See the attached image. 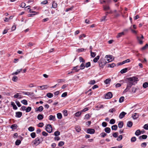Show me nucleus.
Returning a JSON list of instances; mask_svg holds the SVG:
<instances>
[{
	"instance_id": "bf43d9fd",
	"label": "nucleus",
	"mask_w": 148,
	"mask_h": 148,
	"mask_svg": "<svg viewBox=\"0 0 148 148\" xmlns=\"http://www.w3.org/2000/svg\"><path fill=\"white\" fill-rule=\"evenodd\" d=\"M105 58H106L112 59V56L110 55H107L105 56Z\"/></svg>"
},
{
	"instance_id": "f257e3e1",
	"label": "nucleus",
	"mask_w": 148,
	"mask_h": 148,
	"mask_svg": "<svg viewBox=\"0 0 148 148\" xmlns=\"http://www.w3.org/2000/svg\"><path fill=\"white\" fill-rule=\"evenodd\" d=\"M127 87L129 89H130L133 85H135L137 83V82L138 80L137 78L134 77L127 78Z\"/></svg>"
},
{
	"instance_id": "5fc2aeb1",
	"label": "nucleus",
	"mask_w": 148,
	"mask_h": 148,
	"mask_svg": "<svg viewBox=\"0 0 148 148\" xmlns=\"http://www.w3.org/2000/svg\"><path fill=\"white\" fill-rule=\"evenodd\" d=\"M60 133L59 131H56L54 133V135L56 136H57L60 135Z\"/></svg>"
},
{
	"instance_id": "2eb2a0df",
	"label": "nucleus",
	"mask_w": 148,
	"mask_h": 148,
	"mask_svg": "<svg viewBox=\"0 0 148 148\" xmlns=\"http://www.w3.org/2000/svg\"><path fill=\"white\" fill-rule=\"evenodd\" d=\"M147 137V135H143L141 136H140L139 137V139L140 140L142 139H146Z\"/></svg>"
},
{
	"instance_id": "a211bd4d",
	"label": "nucleus",
	"mask_w": 148,
	"mask_h": 148,
	"mask_svg": "<svg viewBox=\"0 0 148 148\" xmlns=\"http://www.w3.org/2000/svg\"><path fill=\"white\" fill-rule=\"evenodd\" d=\"M105 131L107 133H109L111 131V130L110 128L109 127H107L104 129Z\"/></svg>"
},
{
	"instance_id": "a19ab883",
	"label": "nucleus",
	"mask_w": 148,
	"mask_h": 148,
	"mask_svg": "<svg viewBox=\"0 0 148 148\" xmlns=\"http://www.w3.org/2000/svg\"><path fill=\"white\" fill-rule=\"evenodd\" d=\"M22 103H23L25 105H27V101L25 99H24L21 101Z\"/></svg>"
},
{
	"instance_id": "72a5a7b5",
	"label": "nucleus",
	"mask_w": 148,
	"mask_h": 148,
	"mask_svg": "<svg viewBox=\"0 0 148 148\" xmlns=\"http://www.w3.org/2000/svg\"><path fill=\"white\" fill-rule=\"evenodd\" d=\"M17 126L16 124H14L11 125V128L12 129H15L17 128Z\"/></svg>"
},
{
	"instance_id": "423d86ee",
	"label": "nucleus",
	"mask_w": 148,
	"mask_h": 148,
	"mask_svg": "<svg viewBox=\"0 0 148 148\" xmlns=\"http://www.w3.org/2000/svg\"><path fill=\"white\" fill-rule=\"evenodd\" d=\"M94 129H88L87 130V133L88 134H93L95 132Z\"/></svg>"
},
{
	"instance_id": "8fccbe9b",
	"label": "nucleus",
	"mask_w": 148,
	"mask_h": 148,
	"mask_svg": "<svg viewBox=\"0 0 148 148\" xmlns=\"http://www.w3.org/2000/svg\"><path fill=\"white\" fill-rule=\"evenodd\" d=\"M21 143V141L19 140H17L15 142V145H18Z\"/></svg>"
},
{
	"instance_id": "473e14b6",
	"label": "nucleus",
	"mask_w": 148,
	"mask_h": 148,
	"mask_svg": "<svg viewBox=\"0 0 148 148\" xmlns=\"http://www.w3.org/2000/svg\"><path fill=\"white\" fill-rule=\"evenodd\" d=\"M57 117L59 119H61L62 118V114L60 113H58L57 114Z\"/></svg>"
},
{
	"instance_id": "f8f14e48",
	"label": "nucleus",
	"mask_w": 148,
	"mask_h": 148,
	"mask_svg": "<svg viewBox=\"0 0 148 148\" xmlns=\"http://www.w3.org/2000/svg\"><path fill=\"white\" fill-rule=\"evenodd\" d=\"M123 122L122 121H120L118 124V127L120 128H122L123 125Z\"/></svg>"
},
{
	"instance_id": "e2e57ef3",
	"label": "nucleus",
	"mask_w": 148,
	"mask_h": 148,
	"mask_svg": "<svg viewBox=\"0 0 148 148\" xmlns=\"http://www.w3.org/2000/svg\"><path fill=\"white\" fill-rule=\"evenodd\" d=\"M137 88L136 87H133L132 88V92L134 93H135L136 90H137Z\"/></svg>"
},
{
	"instance_id": "20e7f679",
	"label": "nucleus",
	"mask_w": 148,
	"mask_h": 148,
	"mask_svg": "<svg viewBox=\"0 0 148 148\" xmlns=\"http://www.w3.org/2000/svg\"><path fill=\"white\" fill-rule=\"evenodd\" d=\"M141 37L138 36H137V39L139 44H142L143 43V41L142 40L144 39V36L142 35H141Z\"/></svg>"
},
{
	"instance_id": "6ab92c4d",
	"label": "nucleus",
	"mask_w": 148,
	"mask_h": 148,
	"mask_svg": "<svg viewBox=\"0 0 148 148\" xmlns=\"http://www.w3.org/2000/svg\"><path fill=\"white\" fill-rule=\"evenodd\" d=\"M57 4L55 2V1H53V2L52 4V8H56L57 7Z\"/></svg>"
},
{
	"instance_id": "9b49d317",
	"label": "nucleus",
	"mask_w": 148,
	"mask_h": 148,
	"mask_svg": "<svg viewBox=\"0 0 148 148\" xmlns=\"http://www.w3.org/2000/svg\"><path fill=\"white\" fill-rule=\"evenodd\" d=\"M43 109V107L41 106L39 107L38 108H36L35 109V111L36 112H41L42 111Z\"/></svg>"
},
{
	"instance_id": "4d7b16f0",
	"label": "nucleus",
	"mask_w": 148,
	"mask_h": 148,
	"mask_svg": "<svg viewBox=\"0 0 148 148\" xmlns=\"http://www.w3.org/2000/svg\"><path fill=\"white\" fill-rule=\"evenodd\" d=\"M115 120L114 119H111L110 121V123L111 124H113L115 123Z\"/></svg>"
},
{
	"instance_id": "f704fd0d",
	"label": "nucleus",
	"mask_w": 148,
	"mask_h": 148,
	"mask_svg": "<svg viewBox=\"0 0 148 148\" xmlns=\"http://www.w3.org/2000/svg\"><path fill=\"white\" fill-rule=\"evenodd\" d=\"M90 52L91 56L93 58L95 57L96 55V53L95 52H92V51H90Z\"/></svg>"
},
{
	"instance_id": "c85d7f7f",
	"label": "nucleus",
	"mask_w": 148,
	"mask_h": 148,
	"mask_svg": "<svg viewBox=\"0 0 148 148\" xmlns=\"http://www.w3.org/2000/svg\"><path fill=\"white\" fill-rule=\"evenodd\" d=\"M46 96L48 98H51L53 97V95L52 93H51L49 92V93H48L47 94Z\"/></svg>"
},
{
	"instance_id": "3c124183",
	"label": "nucleus",
	"mask_w": 148,
	"mask_h": 148,
	"mask_svg": "<svg viewBox=\"0 0 148 148\" xmlns=\"http://www.w3.org/2000/svg\"><path fill=\"white\" fill-rule=\"evenodd\" d=\"M148 48V44H146L145 46H144V47H143L141 49L142 50H144Z\"/></svg>"
},
{
	"instance_id": "a18cd8bd",
	"label": "nucleus",
	"mask_w": 148,
	"mask_h": 148,
	"mask_svg": "<svg viewBox=\"0 0 148 148\" xmlns=\"http://www.w3.org/2000/svg\"><path fill=\"white\" fill-rule=\"evenodd\" d=\"M116 66L115 64L114 63H112V64H109L108 65V67H110L111 68H112Z\"/></svg>"
},
{
	"instance_id": "412c9836",
	"label": "nucleus",
	"mask_w": 148,
	"mask_h": 148,
	"mask_svg": "<svg viewBox=\"0 0 148 148\" xmlns=\"http://www.w3.org/2000/svg\"><path fill=\"white\" fill-rule=\"evenodd\" d=\"M100 56H97L93 60V61L95 63H96L97 62L98 60L99 59Z\"/></svg>"
},
{
	"instance_id": "338daca9",
	"label": "nucleus",
	"mask_w": 148,
	"mask_h": 148,
	"mask_svg": "<svg viewBox=\"0 0 148 148\" xmlns=\"http://www.w3.org/2000/svg\"><path fill=\"white\" fill-rule=\"evenodd\" d=\"M147 145V143L144 142L142 143L141 144V146L142 147H145Z\"/></svg>"
},
{
	"instance_id": "69168bd1",
	"label": "nucleus",
	"mask_w": 148,
	"mask_h": 148,
	"mask_svg": "<svg viewBox=\"0 0 148 148\" xmlns=\"http://www.w3.org/2000/svg\"><path fill=\"white\" fill-rule=\"evenodd\" d=\"M107 123L105 122H103L102 123V126L104 127H106L107 126Z\"/></svg>"
},
{
	"instance_id": "393cba45",
	"label": "nucleus",
	"mask_w": 148,
	"mask_h": 148,
	"mask_svg": "<svg viewBox=\"0 0 148 148\" xmlns=\"http://www.w3.org/2000/svg\"><path fill=\"white\" fill-rule=\"evenodd\" d=\"M124 34H125L123 32L119 33H118L117 36H116V38H118L121 37L122 36L124 35Z\"/></svg>"
},
{
	"instance_id": "dca6fc26",
	"label": "nucleus",
	"mask_w": 148,
	"mask_h": 148,
	"mask_svg": "<svg viewBox=\"0 0 148 148\" xmlns=\"http://www.w3.org/2000/svg\"><path fill=\"white\" fill-rule=\"evenodd\" d=\"M49 119L50 120H52L53 121H56L55 116H53L52 115H50L49 116Z\"/></svg>"
},
{
	"instance_id": "aec40b11",
	"label": "nucleus",
	"mask_w": 148,
	"mask_h": 148,
	"mask_svg": "<svg viewBox=\"0 0 148 148\" xmlns=\"http://www.w3.org/2000/svg\"><path fill=\"white\" fill-rule=\"evenodd\" d=\"M38 87L42 88V90H44L47 89V88L49 87V86L48 85H46L42 86H38Z\"/></svg>"
},
{
	"instance_id": "c03bdc74",
	"label": "nucleus",
	"mask_w": 148,
	"mask_h": 148,
	"mask_svg": "<svg viewBox=\"0 0 148 148\" xmlns=\"http://www.w3.org/2000/svg\"><path fill=\"white\" fill-rule=\"evenodd\" d=\"M95 81L94 80H90L89 82H88V84H91V85H93L95 84Z\"/></svg>"
},
{
	"instance_id": "cd10ccee",
	"label": "nucleus",
	"mask_w": 148,
	"mask_h": 148,
	"mask_svg": "<svg viewBox=\"0 0 148 148\" xmlns=\"http://www.w3.org/2000/svg\"><path fill=\"white\" fill-rule=\"evenodd\" d=\"M82 113V112L81 111H80L78 112L75 113V115L76 116H79L81 115Z\"/></svg>"
},
{
	"instance_id": "4be33fe9",
	"label": "nucleus",
	"mask_w": 148,
	"mask_h": 148,
	"mask_svg": "<svg viewBox=\"0 0 148 148\" xmlns=\"http://www.w3.org/2000/svg\"><path fill=\"white\" fill-rule=\"evenodd\" d=\"M133 125L132 122L131 121H129L127 123V126L129 127H131Z\"/></svg>"
},
{
	"instance_id": "58836bf2",
	"label": "nucleus",
	"mask_w": 148,
	"mask_h": 148,
	"mask_svg": "<svg viewBox=\"0 0 148 148\" xmlns=\"http://www.w3.org/2000/svg\"><path fill=\"white\" fill-rule=\"evenodd\" d=\"M143 87L144 88H146L148 86V83L145 82L143 84Z\"/></svg>"
},
{
	"instance_id": "6e6552de",
	"label": "nucleus",
	"mask_w": 148,
	"mask_h": 148,
	"mask_svg": "<svg viewBox=\"0 0 148 148\" xmlns=\"http://www.w3.org/2000/svg\"><path fill=\"white\" fill-rule=\"evenodd\" d=\"M23 93L25 95H27V96H34V95L33 92H23Z\"/></svg>"
},
{
	"instance_id": "ddd939ff",
	"label": "nucleus",
	"mask_w": 148,
	"mask_h": 148,
	"mask_svg": "<svg viewBox=\"0 0 148 148\" xmlns=\"http://www.w3.org/2000/svg\"><path fill=\"white\" fill-rule=\"evenodd\" d=\"M103 10L105 11H107L110 10V7L108 5H103Z\"/></svg>"
},
{
	"instance_id": "4468645a",
	"label": "nucleus",
	"mask_w": 148,
	"mask_h": 148,
	"mask_svg": "<svg viewBox=\"0 0 148 148\" xmlns=\"http://www.w3.org/2000/svg\"><path fill=\"white\" fill-rule=\"evenodd\" d=\"M79 67V66H74L73 67V68L72 69V70H75V72H77L79 71L80 70L79 69H78V68Z\"/></svg>"
},
{
	"instance_id": "864d4df0",
	"label": "nucleus",
	"mask_w": 148,
	"mask_h": 148,
	"mask_svg": "<svg viewBox=\"0 0 148 148\" xmlns=\"http://www.w3.org/2000/svg\"><path fill=\"white\" fill-rule=\"evenodd\" d=\"M124 99V97H121L119 99V102L120 103H122Z\"/></svg>"
},
{
	"instance_id": "de8ad7c7",
	"label": "nucleus",
	"mask_w": 148,
	"mask_h": 148,
	"mask_svg": "<svg viewBox=\"0 0 148 148\" xmlns=\"http://www.w3.org/2000/svg\"><path fill=\"white\" fill-rule=\"evenodd\" d=\"M32 108L31 107L28 106L27 108H26V112H29L31 110Z\"/></svg>"
},
{
	"instance_id": "7ed1b4c3",
	"label": "nucleus",
	"mask_w": 148,
	"mask_h": 148,
	"mask_svg": "<svg viewBox=\"0 0 148 148\" xmlns=\"http://www.w3.org/2000/svg\"><path fill=\"white\" fill-rule=\"evenodd\" d=\"M45 130L46 131L49 133H51L52 131V128L50 124H48L46 126Z\"/></svg>"
},
{
	"instance_id": "f3484780",
	"label": "nucleus",
	"mask_w": 148,
	"mask_h": 148,
	"mask_svg": "<svg viewBox=\"0 0 148 148\" xmlns=\"http://www.w3.org/2000/svg\"><path fill=\"white\" fill-rule=\"evenodd\" d=\"M11 105L13 107V108L14 109L16 110L18 108L15 105L14 103L13 102H12L11 103Z\"/></svg>"
},
{
	"instance_id": "a878e982",
	"label": "nucleus",
	"mask_w": 148,
	"mask_h": 148,
	"mask_svg": "<svg viewBox=\"0 0 148 148\" xmlns=\"http://www.w3.org/2000/svg\"><path fill=\"white\" fill-rule=\"evenodd\" d=\"M139 116L138 114L136 113H135L134 115H132V117L133 119H136Z\"/></svg>"
},
{
	"instance_id": "603ef678",
	"label": "nucleus",
	"mask_w": 148,
	"mask_h": 148,
	"mask_svg": "<svg viewBox=\"0 0 148 148\" xmlns=\"http://www.w3.org/2000/svg\"><path fill=\"white\" fill-rule=\"evenodd\" d=\"M123 137L122 135H119L117 138L116 140L118 141H120L122 139Z\"/></svg>"
},
{
	"instance_id": "5701e85b",
	"label": "nucleus",
	"mask_w": 148,
	"mask_h": 148,
	"mask_svg": "<svg viewBox=\"0 0 148 148\" xmlns=\"http://www.w3.org/2000/svg\"><path fill=\"white\" fill-rule=\"evenodd\" d=\"M43 115L41 114H39L37 116V119L39 120H41L43 118Z\"/></svg>"
},
{
	"instance_id": "c9c22d12",
	"label": "nucleus",
	"mask_w": 148,
	"mask_h": 148,
	"mask_svg": "<svg viewBox=\"0 0 148 148\" xmlns=\"http://www.w3.org/2000/svg\"><path fill=\"white\" fill-rule=\"evenodd\" d=\"M18 79V77L15 76H14L12 78V80L15 82L17 81Z\"/></svg>"
},
{
	"instance_id": "774afa93",
	"label": "nucleus",
	"mask_w": 148,
	"mask_h": 148,
	"mask_svg": "<svg viewBox=\"0 0 148 148\" xmlns=\"http://www.w3.org/2000/svg\"><path fill=\"white\" fill-rule=\"evenodd\" d=\"M143 128L144 129L146 130H148V124H145Z\"/></svg>"
},
{
	"instance_id": "37998d69",
	"label": "nucleus",
	"mask_w": 148,
	"mask_h": 148,
	"mask_svg": "<svg viewBox=\"0 0 148 148\" xmlns=\"http://www.w3.org/2000/svg\"><path fill=\"white\" fill-rule=\"evenodd\" d=\"M74 8L73 6H72L71 7L69 8H66L65 10V11L67 12L68 11L72 10L73 8Z\"/></svg>"
},
{
	"instance_id": "bb28decb",
	"label": "nucleus",
	"mask_w": 148,
	"mask_h": 148,
	"mask_svg": "<svg viewBox=\"0 0 148 148\" xmlns=\"http://www.w3.org/2000/svg\"><path fill=\"white\" fill-rule=\"evenodd\" d=\"M111 80L110 79H107L104 81V82L106 84H108L110 83Z\"/></svg>"
},
{
	"instance_id": "4c0bfd02",
	"label": "nucleus",
	"mask_w": 148,
	"mask_h": 148,
	"mask_svg": "<svg viewBox=\"0 0 148 148\" xmlns=\"http://www.w3.org/2000/svg\"><path fill=\"white\" fill-rule=\"evenodd\" d=\"M28 130L30 132H33L34 130V127L31 126L28 128Z\"/></svg>"
},
{
	"instance_id": "7c9ffc66",
	"label": "nucleus",
	"mask_w": 148,
	"mask_h": 148,
	"mask_svg": "<svg viewBox=\"0 0 148 148\" xmlns=\"http://www.w3.org/2000/svg\"><path fill=\"white\" fill-rule=\"evenodd\" d=\"M84 63H82V64L80 65L79 67L80 70H82L85 68V65L84 64Z\"/></svg>"
},
{
	"instance_id": "2f4dec72",
	"label": "nucleus",
	"mask_w": 148,
	"mask_h": 148,
	"mask_svg": "<svg viewBox=\"0 0 148 148\" xmlns=\"http://www.w3.org/2000/svg\"><path fill=\"white\" fill-rule=\"evenodd\" d=\"M141 133V132L140 130H136L135 133V134L137 136L139 135Z\"/></svg>"
},
{
	"instance_id": "13d9d810",
	"label": "nucleus",
	"mask_w": 148,
	"mask_h": 148,
	"mask_svg": "<svg viewBox=\"0 0 148 148\" xmlns=\"http://www.w3.org/2000/svg\"><path fill=\"white\" fill-rule=\"evenodd\" d=\"M136 140V138L134 136L132 137L131 139V141L132 142H135Z\"/></svg>"
},
{
	"instance_id": "09e8293b",
	"label": "nucleus",
	"mask_w": 148,
	"mask_h": 148,
	"mask_svg": "<svg viewBox=\"0 0 148 148\" xmlns=\"http://www.w3.org/2000/svg\"><path fill=\"white\" fill-rule=\"evenodd\" d=\"M79 59L80 62H82V63H85V60L82 57H80L79 58Z\"/></svg>"
},
{
	"instance_id": "49530a36",
	"label": "nucleus",
	"mask_w": 148,
	"mask_h": 148,
	"mask_svg": "<svg viewBox=\"0 0 148 148\" xmlns=\"http://www.w3.org/2000/svg\"><path fill=\"white\" fill-rule=\"evenodd\" d=\"M30 135L32 138H34L36 136V133L34 132L30 134Z\"/></svg>"
},
{
	"instance_id": "0eeeda50",
	"label": "nucleus",
	"mask_w": 148,
	"mask_h": 148,
	"mask_svg": "<svg viewBox=\"0 0 148 148\" xmlns=\"http://www.w3.org/2000/svg\"><path fill=\"white\" fill-rule=\"evenodd\" d=\"M40 139L37 137L35 138V140L34 141V144L35 145H38L40 143Z\"/></svg>"
},
{
	"instance_id": "0e129e2a",
	"label": "nucleus",
	"mask_w": 148,
	"mask_h": 148,
	"mask_svg": "<svg viewBox=\"0 0 148 148\" xmlns=\"http://www.w3.org/2000/svg\"><path fill=\"white\" fill-rule=\"evenodd\" d=\"M76 131L77 132H79L81 130L80 127L79 126H77L75 127Z\"/></svg>"
},
{
	"instance_id": "79ce46f5",
	"label": "nucleus",
	"mask_w": 148,
	"mask_h": 148,
	"mask_svg": "<svg viewBox=\"0 0 148 148\" xmlns=\"http://www.w3.org/2000/svg\"><path fill=\"white\" fill-rule=\"evenodd\" d=\"M90 116L89 115V114H86L84 117V119H89L90 118Z\"/></svg>"
},
{
	"instance_id": "680f3d73",
	"label": "nucleus",
	"mask_w": 148,
	"mask_h": 148,
	"mask_svg": "<svg viewBox=\"0 0 148 148\" xmlns=\"http://www.w3.org/2000/svg\"><path fill=\"white\" fill-rule=\"evenodd\" d=\"M90 62H88L86 63L85 66L86 68H88L90 67Z\"/></svg>"
},
{
	"instance_id": "f03ea898",
	"label": "nucleus",
	"mask_w": 148,
	"mask_h": 148,
	"mask_svg": "<svg viewBox=\"0 0 148 148\" xmlns=\"http://www.w3.org/2000/svg\"><path fill=\"white\" fill-rule=\"evenodd\" d=\"M99 66L101 68H103L104 66L106 65L107 62L105 61V59L103 58L100 59L99 60L98 62Z\"/></svg>"
},
{
	"instance_id": "052dcab7",
	"label": "nucleus",
	"mask_w": 148,
	"mask_h": 148,
	"mask_svg": "<svg viewBox=\"0 0 148 148\" xmlns=\"http://www.w3.org/2000/svg\"><path fill=\"white\" fill-rule=\"evenodd\" d=\"M106 16H103L100 19V21L102 22L106 20Z\"/></svg>"
},
{
	"instance_id": "39448f33",
	"label": "nucleus",
	"mask_w": 148,
	"mask_h": 148,
	"mask_svg": "<svg viewBox=\"0 0 148 148\" xmlns=\"http://www.w3.org/2000/svg\"><path fill=\"white\" fill-rule=\"evenodd\" d=\"M112 97V92H109L105 95V98L106 99H109L111 98Z\"/></svg>"
},
{
	"instance_id": "e433bc0d",
	"label": "nucleus",
	"mask_w": 148,
	"mask_h": 148,
	"mask_svg": "<svg viewBox=\"0 0 148 148\" xmlns=\"http://www.w3.org/2000/svg\"><path fill=\"white\" fill-rule=\"evenodd\" d=\"M107 135V134L104 132H102L100 134V136L102 138H104Z\"/></svg>"
},
{
	"instance_id": "ea45409f",
	"label": "nucleus",
	"mask_w": 148,
	"mask_h": 148,
	"mask_svg": "<svg viewBox=\"0 0 148 148\" xmlns=\"http://www.w3.org/2000/svg\"><path fill=\"white\" fill-rule=\"evenodd\" d=\"M119 133L117 132L113 133L112 134L114 138H116L118 137Z\"/></svg>"
},
{
	"instance_id": "9d476101",
	"label": "nucleus",
	"mask_w": 148,
	"mask_h": 148,
	"mask_svg": "<svg viewBox=\"0 0 148 148\" xmlns=\"http://www.w3.org/2000/svg\"><path fill=\"white\" fill-rule=\"evenodd\" d=\"M126 114V113L124 112H122L119 114V117L121 119H122L124 117L125 115Z\"/></svg>"
},
{
	"instance_id": "c756f323",
	"label": "nucleus",
	"mask_w": 148,
	"mask_h": 148,
	"mask_svg": "<svg viewBox=\"0 0 148 148\" xmlns=\"http://www.w3.org/2000/svg\"><path fill=\"white\" fill-rule=\"evenodd\" d=\"M117 126L116 125H114L111 127L112 129V130H116L117 129Z\"/></svg>"
},
{
	"instance_id": "6e6d98bb",
	"label": "nucleus",
	"mask_w": 148,
	"mask_h": 148,
	"mask_svg": "<svg viewBox=\"0 0 148 148\" xmlns=\"http://www.w3.org/2000/svg\"><path fill=\"white\" fill-rule=\"evenodd\" d=\"M63 114L64 116H66L68 115L67 111L66 110H64L63 111Z\"/></svg>"
},
{
	"instance_id": "1a4fd4ad",
	"label": "nucleus",
	"mask_w": 148,
	"mask_h": 148,
	"mask_svg": "<svg viewBox=\"0 0 148 148\" xmlns=\"http://www.w3.org/2000/svg\"><path fill=\"white\" fill-rule=\"evenodd\" d=\"M22 115V113L20 112H16L15 116L17 118L21 117Z\"/></svg>"
},
{
	"instance_id": "b1692460",
	"label": "nucleus",
	"mask_w": 148,
	"mask_h": 148,
	"mask_svg": "<svg viewBox=\"0 0 148 148\" xmlns=\"http://www.w3.org/2000/svg\"><path fill=\"white\" fill-rule=\"evenodd\" d=\"M127 68H125L122 69L121 71L120 72L121 74H123L126 72L127 71Z\"/></svg>"
}]
</instances>
